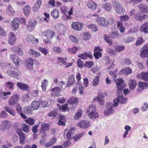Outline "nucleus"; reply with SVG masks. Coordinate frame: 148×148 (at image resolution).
<instances>
[{
    "mask_svg": "<svg viewBox=\"0 0 148 148\" xmlns=\"http://www.w3.org/2000/svg\"><path fill=\"white\" fill-rule=\"evenodd\" d=\"M41 34L43 37L45 38L44 41L47 44L50 43V40L55 35L56 33L53 30L47 29L42 32Z\"/></svg>",
    "mask_w": 148,
    "mask_h": 148,
    "instance_id": "1",
    "label": "nucleus"
},
{
    "mask_svg": "<svg viewBox=\"0 0 148 148\" xmlns=\"http://www.w3.org/2000/svg\"><path fill=\"white\" fill-rule=\"evenodd\" d=\"M19 97L17 94H14L11 96L8 99V103L10 106H14L19 101Z\"/></svg>",
    "mask_w": 148,
    "mask_h": 148,
    "instance_id": "2",
    "label": "nucleus"
},
{
    "mask_svg": "<svg viewBox=\"0 0 148 148\" xmlns=\"http://www.w3.org/2000/svg\"><path fill=\"white\" fill-rule=\"evenodd\" d=\"M112 5L114 9L117 13L121 15L125 12V9L119 3L114 1L113 2Z\"/></svg>",
    "mask_w": 148,
    "mask_h": 148,
    "instance_id": "3",
    "label": "nucleus"
},
{
    "mask_svg": "<svg viewBox=\"0 0 148 148\" xmlns=\"http://www.w3.org/2000/svg\"><path fill=\"white\" fill-rule=\"evenodd\" d=\"M37 24V21L35 19H31L29 20L27 25L26 29L30 32L32 31L35 29Z\"/></svg>",
    "mask_w": 148,
    "mask_h": 148,
    "instance_id": "4",
    "label": "nucleus"
},
{
    "mask_svg": "<svg viewBox=\"0 0 148 148\" xmlns=\"http://www.w3.org/2000/svg\"><path fill=\"white\" fill-rule=\"evenodd\" d=\"M20 20L17 18H14L11 22V26L14 31H16L19 28Z\"/></svg>",
    "mask_w": 148,
    "mask_h": 148,
    "instance_id": "5",
    "label": "nucleus"
},
{
    "mask_svg": "<svg viewBox=\"0 0 148 148\" xmlns=\"http://www.w3.org/2000/svg\"><path fill=\"white\" fill-rule=\"evenodd\" d=\"M16 133L19 136L20 143L21 145L24 144L26 139L25 134L23 133L20 129H18L17 130Z\"/></svg>",
    "mask_w": 148,
    "mask_h": 148,
    "instance_id": "6",
    "label": "nucleus"
},
{
    "mask_svg": "<svg viewBox=\"0 0 148 148\" xmlns=\"http://www.w3.org/2000/svg\"><path fill=\"white\" fill-rule=\"evenodd\" d=\"M140 56L145 58L148 57V44L144 45L140 51Z\"/></svg>",
    "mask_w": 148,
    "mask_h": 148,
    "instance_id": "7",
    "label": "nucleus"
},
{
    "mask_svg": "<svg viewBox=\"0 0 148 148\" xmlns=\"http://www.w3.org/2000/svg\"><path fill=\"white\" fill-rule=\"evenodd\" d=\"M11 51L17 54L18 56H22L23 54V52L21 48L18 46H14L10 48Z\"/></svg>",
    "mask_w": 148,
    "mask_h": 148,
    "instance_id": "8",
    "label": "nucleus"
},
{
    "mask_svg": "<svg viewBox=\"0 0 148 148\" xmlns=\"http://www.w3.org/2000/svg\"><path fill=\"white\" fill-rule=\"evenodd\" d=\"M83 24L80 22H73L71 24L72 28L74 30L77 31L81 30L83 28Z\"/></svg>",
    "mask_w": 148,
    "mask_h": 148,
    "instance_id": "9",
    "label": "nucleus"
},
{
    "mask_svg": "<svg viewBox=\"0 0 148 148\" xmlns=\"http://www.w3.org/2000/svg\"><path fill=\"white\" fill-rule=\"evenodd\" d=\"M10 58L12 62L17 66H19V62H20V58L14 54H11Z\"/></svg>",
    "mask_w": 148,
    "mask_h": 148,
    "instance_id": "10",
    "label": "nucleus"
},
{
    "mask_svg": "<svg viewBox=\"0 0 148 148\" xmlns=\"http://www.w3.org/2000/svg\"><path fill=\"white\" fill-rule=\"evenodd\" d=\"M123 80L122 79L118 78L115 80L118 90H122L125 87V85H123Z\"/></svg>",
    "mask_w": 148,
    "mask_h": 148,
    "instance_id": "11",
    "label": "nucleus"
},
{
    "mask_svg": "<svg viewBox=\"0 0 148 148\" xmlns=\"http://www.w3.org/2000/svg\"><path fill=\"white\" fill-rule=\"evenodd\" d=\"M51 91L53 92L51 94V97H59L60 95L61 88L59 87H55L51 89Z\"/></svg>",
    "mask_w": 148,
    "mask_h": 148,
    "instance_id": "12",
    "label": "nucleus"
},
{
    "mask_svg": "<svg viewBox=\"0 0 148 148\" xmlns=\"http://www.w3.org/2000/svg\"><path fill=\"white\" fill-rule=\"evenodd\" d=\"M106 109L104 110V114L105 115L107 116L113 113V107L112 104L110 103H108L106 105Z\"/></svg>",
    "mask_w": 148,
    "mask_h": 148,
    "instance_id": "13",
    "label": "nucleus"
},
{
    "mask_svg": "<svg viewBox=\"0 0 148 148\" xmlns=\"http://www.w3.org/2000/svg\"><path fill=\"white\" fill-rule=\"evenodd\" d=\"M1 127L3 130L8 129L11 127V122L8 120H3L1 122Z\"/></svg>",
    "mask_w": 148,
    "mask_h": 148,
    "instance_id": "14",
    "label": "nucleus"
},
{
    "mask_svg": "<svg viewBox=\"0 0 148 148\" xmlns=\"http://www.w3.org/2000/svg\"><path fill=\"white\" fill-rule=\"evenodd\" d=\"M77 124L80 127L85 129L88 128L89 127L90 123L88 121L83 120L80 121Z\"/></svg>",
    "mask_w": 148,
    "mask_h": 148,
    "instance_id": "15",
    "label": "nucleus"
},
{
    "mask_svg": "<svg viewBox=\"0 0 148 148\" xmlns=\"http://www.w3.org/2000/svg\"><path fill=\"white\" fill-rule=\"evenodd\" d=\"M50 128V126L48 124L43 123L41 124L39 132L41 133H45L46 132L49 130Z\"/></svg>",
    "mask_w": 148,
    "mask_h": 148,
    "instance_id": "16",
    "label": "nucleus"
},
{
    "mask_svg": "<svg viewBox=\"0 0 148 148\" xmlns=\"http://www.w3.org/2000/svg\"><path fill=\"white\" fill-rule=\"evenodd\" d=\"M16 39L14 34L12 32H10L8 35V41L9 43L11 45H14Z\"/></svg>",
    "mask_w": 148,
    "mask_h": 148,
    "instance_id": "17",
    "label": "nucleus"
},
{
    "mask_svg": "<svg viewBox=\"0 0 148 148\" xmlns=\"http://www.w3.org/2000/svg\"><path fill=\"white\" fill-rule=\"evenodd\" d=\"M58 61L61 63L63 65H65V67L68 68L72 65V63H67L66 60L63 58L62 57H59L58 58Z\"/></svg>",
    "mask_w": 148,
    "mask_h": 148,
    "instance_id": "18",
    "label": "nucleus"
},
{
    "mask_svg": "<svg viewBox=\"0 0 148 148\" xmlns=\"http://www.w3.org/2000/svg\"><path fill=\"white\" fill-rule=\"evenodd\" d=\"M139 10L142 13H147L148 12V8L145 4L140 3L138 5Z\"/></svg>",
    "mask_w": 148,
    "mask_h": 148,
    "instance_id": "19",
    "label": "nucleus"
},
{
    "mask_svg": "<svg viewBox=\"0 0 148 148\" xmlns=\"http://www.w3.org/2000/svg\"><path fill=\"white\" fill-rule=\"evenodd\" d=\"M78 57L83 60H85L88 57L91 59H92L93 58L91 53H88L86 52H85L84 53H81L78 55Z\"/></svg>",
    "mask_w": 148,
    "mask_h": 148,
    "instance_id": "20",
    "label": "nucleus"
},
{
    "mask_svg": "<svg viewBox=\"0 0 148 148\" xmlns=\"http://www.w3.org/2000/svg\"><path fill=\"white\" fill-rule=\"evenodd\" d=\"M96 21L98 25L100 26H106V20L104 18L99 16L96 19Z\"/></svg>",
    "mask_w": 148,
    "mask_h": 148,
    "instance_id": "21",
    "label": "nucleus"
},
{
    "mask_svg": "<svg viewBox=\"0 0 148 148\" xmlns=\"http://www.w3.org/2000/svg\"><path fill=\"white\" fill-rule=\"evenodd\" d=\"M17 86L21 89L27 91L29 89V87L26 84H23L20 82L17 83Z\"/></svg>",
    "mask_w": 148,
    "mask_h": 148,
    "instance_id": "22",
    "label": "nucleus"
},
{
    "mask_svg": "<svg viewBox=\"0 0 148 148\" xmlns=\"http://www.w3.org/2000/svg\"><path fill=\"white\" fill-rule=\"evenodd\" d=\"M57 139L55 137L51 138L49 141L45 144V146L46 148L49 147L54 145L56 142Z\"/></svg>",
    "mask_w": 148,
    "mask_h": 148,
    "instance_id": "23",
    "label": "nucleus"
},
{
    "mask_svg": "<svg viewBox=\"0 0 148 148\" xmlns=\"http://www.w3.org/2000/svg\"><path fill=\"white\" fill-rule=\"evenodd\" d=\"M88 7L92 10H95L97 7V5L92 1H88L87 4Z\"/></svg>",
    "mask_w": 148,
    "mask_h": 148,
    "instance_id": "24",
    "label": "nucleus"
},
{
    "mask_svg": "<svg viewBox=\"0 0 148 148\" xmlns=\"http://www.w3.org/2000/svg\"><path fill=\"white\" fill-rule=\"evenodd\" d=\"M40 106L39 100L38 101L36 100L34 101L31 105L32 109L34 110H36L38 109Z\"/></svg>",
    "mask_w": 148,
    "mask_h": 148,
    "instance_id": "25",
    "label": "nucleus"
},
{
    "mask_svg": "<svg viewBox=\"0 0 148 148\" xmlns=\"http://www.w3.org/2000/svg\"><path fill=\"white\" fill-rule=\"evenodd\" d=\"M11 94V92H2V90L0 89V97L3 100L6 99L8 97L7 96L10 95Z\"/></svg>",
    "mask_w": 148,
    "mask_h": 148,
    "instance_id": "26",
    "label": "nucleus"
},
{
    "mask_svg": "<svg viewBox=\"0 0 148 148\" xmlns=\"http://www.w3.org/2000/svg\"><path fill=\"white\" fill-rule=\"evenodd\" d=\"M26 40L27 41L30 43H36L38 42V40L34 38V36L31 35H28L26 38Z\"/></svg>",
    "mask_w": 148,
    "mask_h": 148,
    "instance_id": "27",
    "label": "nucleus"
},
{
    "mask_svg": "<svg viewBox=\"0 0 148 148\" xmlns=\"http://www.w3.org/2000/svg\"><path fill=\"white\" fill-rule=\"evenodd\" d=\"M102 7L106 11L110 12L112 8V4L109 2H107L102 5Z\"/></svg>",
    "mask_w": 148,
    "mask_h": 148,
    "instance_id": "28",
    "label": "nucleus"
},
{
    "mask_svg": "<svg viewBox=\"0 0 148 148\" xmlns=\"http://www.w3.org/2000/svg\"><path fill=\"white\" fill-rule=\"evenodd\" d=\"M140 30L141 32L148 33V23L146 22L142 25L140 27Z\"/></svg>",
    "mask_w": 148,
    "mask_h": 148,
    "instance_id": "29",
    "label": "nucleus"
},
{
    "mask_svg": "<svg viewBox=\"0 0 148 148\" xmlns=\"http://www.w3.org/2000/svg\"><path fill=\"white\" fill-rule=\"evenodd\" d=\"M29 53L30 56L34 58H38L40 55V53H38L32 49H31L29 50Z\"/></svg>",
    "mask_w": 148,
    "mask_h": 148,
    "instance_id": "30",
    "label": "nucleus"
},
{
    "mask_svg": "<svg viewBox=\"0 0 148 148\" xmlns=\"http://www.w3.org/2000/svg\"><path fill=\"white\" fill-rule=\"evenodd\" d=\"M4 109L6 111L12 116H14L16 115V112L14 110L8 106H5Z\"/></svg>",
    "mask_w": 148,
    "mask_h": 148,
    "instance_id": "31",
    "label": "nucleus"
},
{
    "mask_svg": "<svg viewBox=\"0 0 148 148\" xmlns=\"http://www.w3.org/2000/svg\"><path fill=\"white\" fill-rule=\"evenodd\" d=\"M7 72L10 76L13 77L18 79H19V75L17 72L8 70Z\"/></svg>",
    "mask_w": 148,
    "mask_h": 148,
    "instance_id": "32",
    "label": "nucleus"
},
{
    "mask_svg": "<svg viewBox=\"0 0 148 148\" xmlns=\"http://www.w3.org/2000/svg\"><path fill=\"white\" fill-rule=\"evenodd\" d=\"M35 61H36V60H34L32 59H29V61L27 62V68L30 69V70H33V66Z\"/></svg>",
    "mask_w": 148,
    "mask_h": 148,
    "instance_id": "33",
    "label": "nucleus"
},
{
    "mask_svg": "<svg viewBox=\"0 0 148 148\" xmlns=\"http://www.w3.org/2000/svg\"><path fill=\"white\" fill-rule=\"evenodd\" d=\"M86 114H88L89 118L92 120L95 119L99 116L98 114L96 111L86 113Z\"/></svg>",
    "mask_w": 148,
    "mask_h": 148,
    "instance_id": "34",
    "label": "nucleus"
},
{
    "mask_svg": "<svg viewBox=\"0 0 148 148\" xmlns=\"http://www.w3.org/2000/svg\"><path fill=\"white\" fill-rule=\"evenodd\" d=\"M129 85L130 88L131 90H133L136 86V82L134 79H130L129 81Z\"/></svg>",
    "mask_w": 148,
    "mask_h": 148,
    "instance_id": "35",
    "label": "nucleus"
},
{
    "mask_svg": "<svg viewBox=\"0 0 148 148\" xmlns=\"http://www.w3.org/2000/svg\"><path fill=\"white\" fill-rule=\"evenodd\" d=\"M51 15L54 19H56L59 17V12L58 10L54 9L51 12Z\"/></svg>",
    "mask_w": 148,
    "mask_h": 148,
    "instance_id": "36",
    "label": "nucleus"
},
{
    "mask_svg": "<svg viewBox=\"0 0 148 148\" xmlns=\"http://www.w3.org/2000/svg\"><path fill=\"white\" fill-rule=\"evenodd\" d=\"M75 82L74 76L73 75H71L68 77L67 86H69V85H72L75 83Z\"/></svg>",
    "mask_w": 148,
    "mask_h": 148,
    "instance_id": "37",
    "label": "nucleus"
},
{
    "mask_svg": "<svg viewBox=\"0 0 148 148\" xmlns=\"http://www.w3.org/2000/svg\"><path fill=\"white\" fill-rule=\"evenodd\" d=\"M96 108L95 105L93 104L90 105L87 110L86 113L93 112L96 111Z\"/></svg>",
    "mask_w": 148,
    "mask_h": 148,
    "instance_id": "38",
    "label": "nucleus"
},
{
    "mask_svg": "<svg viewBox=\"0 0 148 148\" xmlns=\"http://www.w3.org/2000/svg\"><path fill=\"white\" fill-rule=\"evenodd\" d=\"M100 75V73H99L98 75L95 76L92 82V85L97 86L99 84V78Z\"/></svg>",
    "mask_w": 148,
    "mask_h": 148,
    "instance_id": "39",
    "label": "nucleus"
},
{
    "mask_svg": "<svg viewBox=\"0 0 148 148\" xmlns=\"http://www.w3.org/2000/svg\"><path fill=\"white\" fill-rule=\"evenodd\" d=\"M42 1L40 0H37L34 6L33 10L34 11H36L40 8L41 5Z\"/></svg>",
    "mask_w": 148,
    "mask_h": 148,
    "instance_id": "40",
    "label": "nucleus"
},
{
    "mask_svg": "<svg viewBox=\"0 0 148 148\" xmlns=\"http://www.w3.org/2000/svg\"><path fill=\"white\" fill-rule=\"evenodd\" d=\"M66 121V118L64 116H60L59 120L58 122V124L59 125L64 126L65 125V122Z\"/></svg>",
    "mask_w": 148,
    "mask_h": 148,
    "instance_id": "41",
    "label": "nucleus"
},
{
    "mask_svg": "<svg viewBox=\"0 0 148 148\" xmlns=\"http://www.w3.org/2000/svg\"><path fill=\"white\" fill-rule=\"evenodd\" d=\"M23 13L25 15L27 16L31 12L30 7L29 5H25L23 9Z\"/></svg>",
    "mask_w": 148,
    "mask_h": 148,
    "instance_id": "42",
    "label": "nucleus"
},
{
    "mask_svg": "<svg viewBox=\"0 0 148 148\" xmlns=\"http://www.w3.org/2000/svg\"><path fill=\"white\" fill-rule=\"evenodd\" d=\"M78 100V99L77 97H72L68 100L67 102L71 104H72L77 103Z\"/></svg>",
    "mask_w": 148,
    "mask_h": 148,
    "instance_id": "43",
    "label": "nucleus"
},
{
    "mask_svg": "<svg viewBox=\"0 0 148 148\" xmlns=\"http://www.w3.org/2000/svg\"><path fill=\"white\" fill-rule=\"evenodd\" d=\"M116 20L114 18H109L106 20V26L109 25H111L116 23Z\"/></svg>",
    "mask_w": 148,
    "mask_h": 148,
    "instance_id": "44",
    "label": "nucleus"
},
{
    "mask_svg": "<svg viewBox=\"0 0 148 148\" xmlns=\"http://www.w3.org/2000/svg\"><path fill=\"white\" fill-rule=\"evenodd\" d=\"M23 111L25 114L27 115H30L32 114V111L31 108L29 106H26L23 108Z\"/></svg>",
    "mask_w": 148,
    "mask_h": 148,
    "instance_id": "45",
    "label": "nucleus"
},
{
    "mask_svg": "<svg viewBox=\"0 0 148 148\" xmlns=\"http://www.w3.org/2000/svg\"><path fill=\"white\" fill-rule=\"evenodd\" d=\"M82 110L81 109H79L77 112V113L75 115L74 117L75 119H78L82 115Z\"/></svg>",
    "mask_w": 148,
    "mask_h": 148,
    "instance_id": "46",
    "label": "nucleus"
},
{
    "mask_svg": "<svg viewBox=\"0 0 148 148\" xmlns=\"http://www.w3.org/2000/svg\"><path fill=\"white\" fill-rule=\"evenodd\" d=\"M78 49L77 47L74 46L71 48H70L68 49V51L71 53L75 54L77 53V50Z\"/></svg>",
    "mask_w": 148,
    "mask_h": 148,
    "instance_id": "47",
    "label": "nucleus"
},
{
    "mask_svg": "<svg viewBox=\"0 0 148 148\" xmlns=\"http://www.w3.org/2000/svg\"><path fill=\"white\" fill-rule=\"evenodd\" d=\"M144 42V39L141 37H138L136 40L135 45L136 46L141 45Z\"/></svg>",
    "mask_w": 148,
    "mask_h": 148,
    "instance_id": "48",
    "label": "nucleus"
},
{
    "mask_svg": "<svg viewBox=\"0 0 148 148\" xmlns=\"http://www.w3.org/2000/svg\"><path fill=\"white\" fill-rule=\"evenodd\" d=\"M103 38L107 43L109 45H112V41L110 39V37L107 36L106 34H104L103 36Z\"/></svg>",
    "mask_w": 148,
    "mask_h": 148,
    "instance_id": "49",
    "label": "nucleus"
},
{
    "mask_svg": "<svg viewBox=\"0 0 148 148\" xmlns=\"http://www.w3.org/2000/svg\"><path fill=\"white\" fill-rule=\"evenodd\" d=\"M14 83L8 81L5 84L6 87L9 90L12 89L14 87Z\"/></svg>",
    "mask_w": 148,
    "mask_h": 148,
    "instance_id": "50",
    "label": "nucleus"
},
{
    "mask_svg": "<svg viewBox=\"0 0 148 148\" xmlns=\"http://www.w3.org/2000/svg\"><path fill=\"white\" fill-rule=\"evenodd\" d=\"M74 132L73 129H71L66 134V137L68 139L71 138V136L73 134Z\"/></svg>",
    "mask_w": 148,
    "mask_h": 148,
    "instance_id": "51",
    "label": "nucleus"
},
{
    "mask_svg": "<svg viewBox=\"0 0 148 148\" xmlns=\"http://www.w3.org/2000/svg\"><path fill=\"white\" fill-rule=\"evenodd\" d=\"M29 126L26 124H24L22 127L23 131L25 133H27L29 131Z\"/></svg>",
    "mask_w": 148,
    "mask_h": 148,
    "instance_id": "52",
    "label": "nucleus"
},
{
    "mask_svg": "<svg viewBox=\"0 0 148 148\" xmlns=\"http://www.w3.org/2000/svg\"><path fill=\"white\" fill-rule=\"evenodd\" d=\"M39 101L40 102V107H41L44 108L48 106L49 105L48 103L45 101L40 100Z\"/></svg>",
    "mask_w": 148,
    "mask_h": 148,
    "instance_id": "53",
    "label": "nucleus"
},
{
    "mask_svg": "<svg viewBox=\"0 0 148 148\" xmlns=\"http://www.w3.org/2000/svg\"><path fill=\"white\" fill-rule=\"evenodd\" d=\"M87 27L91 29L92 31L95 32L97 30V26L95 24H91L88 25H87Z\"/></svg>",
    "mask_w": 148,
    "mask_h": 148,
    "instance_id": "54",
    "label": "nucleus"
},
{
    "mask_svg": "<svg viewBox=\"0 0 148 148\" xmlns=\"http://www.w3.org/2000/svg\"><path fill=\"white\" fill-rule=\"evenodd\" d=\"M53 51L54 52L59 54L62 53V52L61 48L57 46H55L54 47Z\"/></svg>",
    "mask_w": 148,
    "mask_h": 148,
    "instance_id": "55",
    "label": "nucleus"
},
{
    "mask_svg": "<svg viewBox=\"0 0 148 148\" xmlns=\"http://www.w3.org/2000/svg\"><path fill=\"white\" fill-rule=\"evenodd\" d=\"M69 38L71 41L74 42L76 45H77L78 43V41L77 38L72 35H71L69 36Z\"/></svg>",
    "mask_w": 148,
    "mask_h": 148,
    "instance_id": "56",
    "label": "nucleus"
},
{
    "mask_svg": "<svg viewBox=\"0 0 148 148\" xmlns=\"http://www.w3.org/2000/svg\"><path fill=\"white\" fill-rule=\"evenodd\" d=\"M125 47L124 46L119 45L116 46L115 48V50L116 52H119L124 49Z\"/></svg>",
    "mask_w": 148,
    "mask_h": 148,
    "instance_id": "57",
    "label": "nucleus"
},
{
    "mask_svg": "<svg viewBox=\"0 0 148 148\" xmlns=\"http://www.w3.org/2000/svg\"><path fill=\"white\" fill-rule=\"evenodd\" d=\"M77 65L79 67L82 68L85 67V64L83 63L81 59H79L77 61Z\"/></svg>",
    "mask_w": 148,
    "mask_h": 148,
    "instance_id": "58",
    "label": "nucleus"
},
{
    "mask_svg": "<svg viewBox=\"0 0 148 148\" xmlns=\"http://www.w3.org/2000/svg\"><path fill=\"white\" fill-rule=\"evenodd\" d=\"M138 86L140 88L143 89L145 87L148 86V83H146L140 82H139Z\"/></svg>",
    "mask_w": 148,
    "mask_h": 148,
    "instance_id": "59",
    "label": "nucleus"
},
{
    "mask_svg": "<svg viewBox=\"0 0 148 148\" xmlns=\"http://www.w3.org/2000/svg\"><path fill=\"white\" fill-rule=\"evenodd\" d=\"M47 80L46 79H44L42 82V84L41 85V87L43 91H45L46 90L47 83Z\"/></svg>",
    "mask_w": 148,
    "mask_h": 148,
    "instance_id": "60",
    "label": "nucleus"
},
{
    "mask_svg": "<svg viewBox=\"0 0 148 148\" xmlns=\"http://www.w3.org/2000/svg\"><path fill=\"white\" fill-rule=\"evenodd\" d=\"M38 49L45 56L47 55L48 53L47 49L45 48H42L40 47L38 48Z\"/></svg>",
    "mask_w": 148,
    "mask_h": 148,
    "instance_id": "61",
    "label": "nucleus"
},
{
    "mask_svg": "<svg viewBox=\"0 0 148 148\" xmlns=\"http://www.w3.org/2000/svg\"><path fill=\"white\" fill-rule=\"evenodd\" d=\"M25 122L30 125H33L35 121L32 118H28L27 119L25 120Z\"/></svg>",
    "mask_w": 148,
    "mask_h": 148,
    "instance_id": "62",
    "label": "nucleus"
},
{
    "mask_svg": "<svg viewBox=\"0 0 148 148\" xmlns=\"http://www.w3.org/2000/svg\"><path fill=\"white\" fill-rule=\"evenodd\" d=\"M93 55L95 59H98L102 57V54L101 52L97 51L95 52Z\"/></svg>",
    "mask_w": 148,
    "mask_h": 148,
    "instance_id": "63",
    "label": "nucleus"
},
{
    "mask_svg": "<svg viewBox=\"0 0 148 148\" xmlns=\"http://www.w3.org/2000/svg\"><path fill=\"white\" fill-rule=\"evenodd\" d=\"M142 79L146 81H148V72L147 73H142Z\"/></svg>",
    "mask_w": 148,
    "mask_h": 148,
    "instance_id": "64",
    "label": "nucleus"
}]
</instances>
